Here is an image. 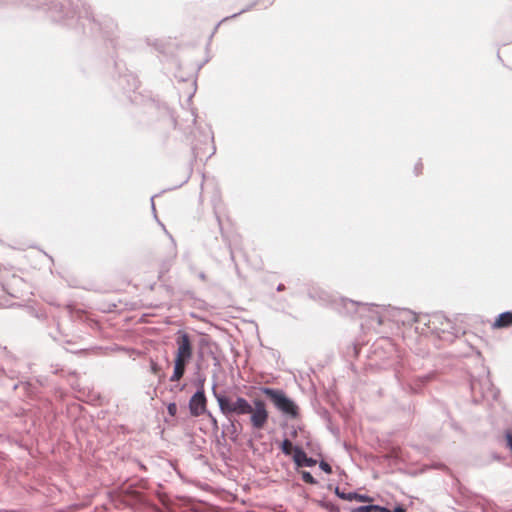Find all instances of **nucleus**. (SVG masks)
Here are the masks:
<instances>
[{
	"label": "nucleus",
	"mask_w": 512,
	"mask_h": 512,
	"mask_svg": "<svg viewBox=\"0 0 512 512\" xmlns=\"http://www.w3.org/2000/svg\"><path fill=\"white\" fill-rule=\"evenodd\" d=\"M214 396L219 405L220 411L224 415L236 414L245 415L250 414V424L255 430H262L269 419V412L266 404L262 400H255L253 406L243 397H237L235 400L227 397L224 394H219L214 391Z\"/></svg>",
	"instance_id": "nucleus-1"
},
{
	"label": "nucleus",
	"mask_w": 512,
	"mask_h": 512,
	"mask_svg": "<svg viewBox=\"0 0 512 512\" xmlns=\"http://www.w3.org/2000/svg\"><path fill=\"white\" fill-rule=\"evenodd\" d=\"M175 345L174 370L170 377L171 382H177L183 378L186 366L192 360L194 352L193 341L190 335L183 330L176 333Z\"/></svg>",
	"instance_id": "nucleus-2"
},
{
	"label": "nucleus",
	"mask_w": 512,
	"mask_h": 512,
	"mask_svg": "<svg viewBox=\"0 0 512 512\" xmlns=\"http://www.w3.org/2000/svg\"><path fill=\"white\" fill-rule=\"evenodd\" d=\"M262 392L282 413L292 418H296L298 416V406L291 399H289L283 391L272 388H263Z\"/></svg>",
	"instance_id": "nucleus-3"
},
{
	"label": "nucleus",
	"mask_w": 512,
	"mask_h": 512,
	"mask_svg": "<svg viewBox=\"0 0 512 512\" xmlns=\"http://www.w3.org/2000/svg\"><path fill=\"white\" fill-rule=\"evenodd\" d=\"M207 399L203 390L197 391L189 401V410L192 416L198 417L206 412Z\"/></svg>",
	"instance_id": "nucleus-4"
},
{
	"label": "nucleus",
	"mask_w": 512,
	"mask_h": 512,
	"mask_svg": "<svg viewBox=\"0 0 512 512\" xmlns=\"http://www.w3.org/2000/svg\"><path fill=\"white\" fill-rule=\"evenodd\" d=\"M293 460L298 467H312L316 465V460L307 457L306 453L300 447H295Z\"/></svg>",
	"instance_id": "nucleus-5"
},
{
	"label": "nucleus",
	"mask_w": 512,
	"mask_h": 512,
	"mask_svg": "<svg viewBox=\"0 0 512 512\" xmlns=\"http://www.w3.org/2000/svg\"><path fill=\"white\" fill-rule=\"evenodd\" d=\"M510 326H512V312L510 311L498 315L492 324L494 329L508 328Z\"/></svg>",
	"instance_id": "nucleus-6"
},
{
	"label": "nucleus",
	"mask_w": 512,
	"mask_h": 512,
	"mask_svg": "<svg viewBox=\"0 0 512 512\" xmlns=\"http://www.w3.org/2000/svg\"><path fill=\"white\" fill-rule=\"evenodd\" d=\"M390 512L388 509L377 506V505H370V506H361L353 510V512Z\"/></svg>",
	"instance_id": "nucleus-7"
},
{
	"label": "nucleus",
	"mask_w": 512,
	"mask_h": 512,
	"mask_svg": "<svg viewBox=\"0 0 512 512\" xmlns=\"http://www.w3.org/2000/svg\"><path fill=\"white\" fill-rule=\"evenodd\" d=\"M294 449L295 447H293L292 442L288 439H285L281 444V450L286 455H294Z\"/></svg>",
	"instance_id": "nucleus-8"
},
{
	"label": "nucleus",
	"mask_w": 512,
	"mask_h": 512,
	"mask_svg": "<svg viewBox=\"0 0 512 512\" xmlns=\"http://www.w3.org/2000/svg\"><path fill=\"white\" fill-rule=\"evenodd\" d=\"M336 494L341 498V499H344V500H349V501H352L354 499H356L358 497V494L357 493H342L339 491V489L337 488L336 489Z\"/></svg>",
	"instance_id": "nucleus-9"
},
{
	"label": "nucleus",
	"mask_w": 512,
	"mask_h": 512,
	"mask_svg": "<svg viewBox=\"0 0 512 512\" xmlns=\"http://www.w3.org/2000/svg\"><path fill=\"white\" fill-rule=\"evenodd\" d=\"M301 476H302V480H303L305 483H308V484H316V480H315V478L311 475V473H310V472H308V471H302Z\"/></svg>",
	"instance_id": "nucleus-10"
},
{
	"label": "nucleus",
	"mask_w": 512,
	"mask_h": 512,
	"mask_svg": "<svg viewBox=\"0 0 512 512\" xmlns=\"http://www.w3.org/2000/svg\"><path fill=\"white\" fill-rule=\"evenodd\" d=\"M168 413L171 416H175L177 413V405L176 403H170L167 407Z\"/></svg>",
	"instance_id": "nucleus-11"
},
{
	"label": "nucleus",
	"mask_w": 512,
	"mask_h": 512,
	"mask_svg": "<svg viewBox=\"0 0 512 512\" xmlns=\"http://www.w3.org/2000/svg\"><path fill=\"white\" fill-rule=\"evenodd\" d=\"M320 468L328 474L332 472L331 466L325 461L320 462Z\"/></svg>",
	"instance_id": "nucleus-12"
},
{
	"label": "nucleus",
	"mask_w": 512,
	"mask_h": 512,
	"mask_svg": "<svg viewBox=\"0 0 512 512\" xmlns=\"http://www.w3.org/2000/svg\"><path fill=\"white\" fill-rule=\"evenodd\" d=\"M151 371L153 374L157 375L161 371V368L156 362L151 361Z\"/></svg>",
	"instance_id": "nucleus-13"
},
{
	"label": "nucleus",
	"mask_w": 512,
	"mask_h": 512,
	"mask_svg": "<svg viewBox=\"0 0 512 512\" xmlns=\"http://www.w3.org/2000/svg\"><path fill=\"white\" fill-rule=\"evenodd\" d=\"M506 441H507V446L511 449L512 451V434L511 433H507L506 435Z\"/></svg>",
	"instance_id": "nucleus-14"
},
{
	"label": "nucleus",
	"mask_w": 512,
	"mask_h": 512,
	"mask_svg": "<svg viewBox=\"0 0 512 512\" xmlns=\"http://www.w3.org/2000/svg\"><path fill=\"white\" fill-rule=\"evenodd\" d=\"M394 512H406V510L402 506H397L395 507Z\"/></svg>",
	"instance_id": "nucleus-15"
},
{
	"label": "nucleus",
	"mask_w": 512,
	"mask_h": 512,
	"mask_svg": "<svg viewBox=\"0 0 512 512\" xmlns=\"http://www.w3.org/2000/svg\"><path fill=\"white\" fill-rule=\"evenodd\" d=\"M355 500L366 501V498L364 496L358 494V497Z\"/></svg>",
	"instance_id": "nucleus-16"
},
{
	"label": "nucleus",
	"mask_w": 512,
	"mask_h": 512,
	"mask_svg": "<svg viewBox=\"0 0 512 512\" xmlns=\"http://www.w3.org/2000/svg\"><path fill=\"white\" fill-rule=\"evenodd\" d=\"M209 417L211 418L212 423H213L215 426H217V420H216V419H215L211 414H209Z\"/></svg>",
	"instance_id": "nucleus-17"
},
{
	"label": "nucleus",
	"mask_w": 512,
	"mask_h": 512,
	"mask_svg": "<svg viewBox=\"0 0 512 512\" xmlns=\"http://www.w3.org/2000/svg\"><path fill=\"white\" fill-rule=\"evenodd\" d=\"M12 278H13L14 280H19V281H21V280H22L21 278H19V277L15 276V275H13V276H12Z\"/></svg>",
	"instance_id": "nucleus-18"
}]
</instances>
